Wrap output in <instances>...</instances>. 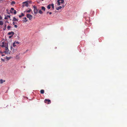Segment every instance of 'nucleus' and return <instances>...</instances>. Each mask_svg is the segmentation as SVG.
I'll use <instances>...</instances> for the list:
<instances>
[{
    "label": "nucleus",
    "mask_w": 127,
    "mask_h": 127,
    "mask_svg": "<svg viewBox=\"0 0 127 127\" xmlns=\"http://www.w3.org/2000/svg\"><path fill=\"white\" fill-rule=\"evenodd\" d=\"M9 50L8 48V46L7 45L5 47V51L4 52L6 54H9Z\"/></svg>",
    "instance_id": "1"
},
{
    "label": "nucleus",
    "mask_w": 127,
    "mask_h": 127,
    "mask_svg": "<svg viewBox=\"0 0 127 127\" xmlns=\"http://www.w3.org/2000/svg\"><path fill=\"white\" fill-rule=\"evenodd\" d=\"M33 7L34 8V13L35 14H37L38 12V10L37 9L36 6H35V5H34L33 6Z\"/></svg>",
    "instance_id": "2"
},
{
    "label": "nucleus",
    "mask_w": 127,
    "mask_h": 127,
    "mask_svg": "<svg viewBox=\"0 0 127 127\" xmlns=\"http://www.w3.org/2000/svg\"><path fill=\"white\" fill-rule=\"evenodd\" d=\"M27 17L30 20H31L32 18V16L31 15L29 14H28L27 15Z\"/></svg>",
    "instance_id": "3"
},
{
    "label": "nucleus",
    "mask_w": 127,
    "mask_h": 127,
    "mask_svg": "<svg viewBox=\"0 0 127 127\" xmlns=\"http://www.w3.org/2000/svg\"><path fill=\"white\" fill-rule=\"evenodd\" d=\"M44 102L45 103L47 104L50 103L51 101L50 100L48 99H45L44 100Z\"/></svg>",
    "instance_id": "4"
},
{
    "label": "nucleus",
    "mask_w": 127,
    "mask_h": 127,
    "mask_svg": "<svg viewBox=\"0 0 127 127\" xmlns=\"http://www.w3.org/2000/svg\"><path fill=\"white\" fill-rule=\"evenodd\" d=\"M23 4H24V5H23V7H24V6H26L27 7L28 6V4L27 2H23Z\"/></svg>",
    "instance_id": "5"
},
{
    "label": "nucleus",
    "mask_w": 127,
    "mask_h": 127,
    "mask_svg": "<svg viewBox=\"0 0 127 127\" xmlns=\"http://www.w3.org/2000/svg\"><path fill=\"white\" fill-rule=\"evenodd\" d=\"M14 33L13 32H9L7 34L8 35H13L14 34Z\"/></svg>",
    "instance_id": "6"
},
{
    "label": "nucleus",
    "mask_w": 127,
    "mask_h": 127,
    "mask_svg": "<svg viewBox=\"0 0 127 127\" xmlns=\"http://www.w3.org/2000/svg\"><path fill=\"white\" fill-rule=\"evenodd\" d=\"M18 20L15 17H14L13 18V19L12 20V21H16L17 22L18 21Z\"/></svg>",
    "instance_id": "7"
},
{
    "label": "nucleus",
    "mask_w": 127,
    "mask_h": 127,
    "mask_svg": "<svg viewBox=\"0 0 127 127\" xmlns=\"http://www.w3.org/2000/svg\"><path fill=\"white\" fill-rule=\"evenodd\" d=\"M14 10V8L12 7L11 8L10 10V12L11 13H13V11Z\"/></svg>",
    "instance_id": "8"
},
{
    "label": "nucleus",
    "mask_w": 127,
    "mask_h": 127,
    "mask_svg": "<svg viewBox=\"0 0 127 127\" xmlns=\"http://www.w3.org/2000/svg\"><path fill=\"white\" fill-rule=\"evenodd\" d=\"M2 45L1 46V47H5H5L7 46L6 45L5 46V44L4 43V42H2Z\"/></svg>",
    "instance_id": "9"
},
{
    "label": "nucleus",
    "mask_w": 127,
    "mask_h": 127,
    "mask_svg": "<svg viewBox=\"0 0 127 127\" xmlns=\"http://www.w3.org/2000/svg\"><path fill=\"white\" fill-rule=\"evenodd\" d=\"M62 8V7L61 6H59V7H57L56 9L57 10H59V9H61Z\"/></svg>",
    "instance_id": "10"
},
{
    "label": "nucleus",
    "mask_w": 127,
    "mask_h": 127,
    "mask_svg": "<svg viewBox=\"0 0 127 127\" xmlns=\"http://www.w3.org/2000/svg\"><path fill=\"white\" fill-rule=\"evenodd\" d=\"M12 58V57H6V59H7V60H9L11 59Z\"/></svg>",
    "instance_id": "11"
},
{
    "label": "nucleus",
    "mask_w": 127,
    "mask_h": 127,
    "mask_svg": "<svg viewBox=\"0 0 127 127\" xmlns=\"http://www.w3.org/2000/svg\"><path fill=\"white\" fill-rule=\"evenodd\" d=\"M5 80H4L3 81L2 79H1L0 80V84H2L3 82H5Z\"/></svg>",
    "instance_id": "12"
},
{
    "label": "nucleus",
    "mask_w": 127,
    "mask_h": 127,
    "mask_svg": "<svg viewBox=\"0 0 127 127\" xmlns=\"http://www.w3.org/2000/svg\"><path fill=\"white\" fill-rule=\"evenodd\" d=\"M24 14H23V13H21V15H19V18H21L22 17L24 16Z\"/></svg>",
    "instance_id": "13"
},
{
    "label": "nucleus",
    "mask_w": 127,
    "mask_h": 127,
    "mask_svg": "<svg viewBox=\"0 0 127 127\" xmlns=\"http://www.w3.org/2000/svg\"><path fill=\"white\" fill-rule=\"evenodd\" d=\"M40 92L41 94H43L44 93V90H40Z\"/></svg>",
    "instance_id": "14"
},
{
    "label": "nucleus",
    "mask_w": 127,
    "mask_h": 127,
    "mask_svg": "<svg viewBox=\"0 0 127 127\" xmlns=\"http://www.w3.org/2000/svg\"><path fill=\"white\" fill-rule=\"evenodd\" d=\"M58 2V5H60V0H58L57 1Z\"/></svg>",
    "instance_id": "15"
},
{
    "label": "nucleus",
    "mask_w": 127,
    "mask_h": 127,
    "mask_svg": "<svg viewBox=\"0 0 127 127\" xmlns=\"http://www.w3.org/2000/svg\"><path fill=\"white\" fill-rule=\"evenodd\" d=\"M6 24H5L4 25V27L3 28V30H5L6 29Z\"/></svg>",
    "instance_id": "16"
},
{
    "label": "nucleus",
    "mask_w": 127,
    "mask_h": 127,
    "mask_svg": "<svg viewBox=\"0 0 127 127\" xmlns=\"http://www.w3.org/2000/svg\"><path fill=\"white\" fill-rule=\"evenodd\" d=\"M3 24V22L2 21H0V25H2Z\"/></svg>",
    "instance_id": "17"
},
{
    "label": "nucleus",
    "mask_w": 127,
    "mask_h": 127,
    "mask_svg": "<svg viewBox=\"0 0 127 127\" xmlns=\"http://www.w3.org/2000/svg\"><path fill=\"white\" fill-rule=\"evenodd\" d=\"M32 10L30 9L29 10H27V12L28 13H30Z\"/></svg>",
    "instance_id": "18"
},
{
    "label": "nucleus",
    "mask_w": 127,
    "mask_h": 127,
    "mask_svg": "<svg viewBox=\"0 0 127 127\" xmlns=\"http://www.w3.org/2000/svg\"><path fill=\"white\" fill-rule=\"evenodd\" d=\"M41 9L42 10H43L44 11H45V8L44 6H42L41 7Z\"/></svg>",
    "instance_id": "19"
},
{
    "label": "nucleus",
    "mask_w": 127,
    "mask_h": 127,
    "mask_svg": "<svg viewBox=\"0 0 127 127\" xmlns=\"http://www.w3.org/2000/svg\"><path fill=\"white\" fill-rule=\"evenodd\" d=\"M51 5L50 4H49L47 6V8L48 9H50V6Z\"/></svg>",
    "instance_id": "20"
},
{
    "label": "nucleus",
    "mask_w": 127,
    "mask_h": 127,
    "mask_svg": "<svg viewBox=\"0 0 127 127\" xmlns=\"http://www.w3.org/2000/svg\"><path fill=\"white\" fill-rule=\"evenodd\" d=\"M11 28V26H7V29H8V30H9L10 28Z\"/></svg>",
    "instance_id": "21"
},
{
    "label": "nucleus",
    "mask_w": 127,
    "mask_h": 127,
    "mask_svg": "<svg viewBox=\"0 0 127 127\" xmlns=\"http://www.w3.org/2000/svg\"><path fill=\"white\" fill-rule=\"evenodd\" d=\"M60 1H61L60 2L61 3H63L64 2V0H60Z\"/></svg>",
    "instance_id": "22"
},
{
    "label": "nucleus",
    "mask_w": 127,
    "mask_h": 127,
    "mask_svg": "<svg viewBox=\"0 0 127 127\" xmlns=\"http://www.w3.org/2000/svg\"><path fill=\"white\" fill-rule=\"evenodd\" d=\"M38 12L40 14H42L43 13L42 12L41 10H40Z\"/></svg>",
    "instance_id": "23"
},
{
    "label": "nucleus",
    "mask_w": 127,
    "mask_h": 127,
    "mask_svg": "<svg viewBox=\"0 0 127 127\" xmlns=\"http://www.w3.org/2000/svg\"><path fill=\"white\" fill-rule=\"evenodd\" d=\"M15 4V2L14 1H12L11 3V5L14 4Z\"/></svg>",
    "instance_id": "24"
},
{
    "label": "nucleus",
    "mask_w": 127,
    "mask_h": 127,
    "mask_svg": "<svg viewBox=\"0 0 127 127\" xmlns=\"http://www.w3.org/2000/svg\"><path fill=\"white\" fill-rule=\"evenodd\" d=\"M13 13L14 14H16L17 13L16 11L15 10H14Z\"/></svg>",
    "instance_id": "25"
},
{
    "label": "nucleus",
    "mask_w": 127,
    "mask_h": 127,
    "mask_svg": "<svg viewBox=\"0 0 127 127\" xmlns=\"http://www.w3.org/2000/svg\"><path fill=\"white\" fill-rule=\"evenodd\" d=\"M24 19L26 20V21L24 20V21L25 22H27L28 21L27 20H26L27 19V18H26V17H24Z\"/></svg>",
    "instance_id": "26"
},
{
    "label": "nucleus",
    "mask_w": 127,
    "mask_h": 127,
    "mask_svg": "<svg viewBox=\"0 0 127 127\" xmlns=\"http://www.w3.org/2000/svg\"><path fill=\"white\" fill-rule=\"evenodd\" d=\"M15 44H16V43H15V42H14L13 43V45L14 47H15L16 46V45Z\"/></svg>",
    "instance_id": "27"
},
{
    "label": "nucleus",
    "mask_w": 127,
    "mask_h": 127,
    "mask_svg": "<svg viewBox=\"0 0 127 127\" xmlns=\"http://www.w3.org/2000/svg\"><path fill=\"white\" fill-rule=\"evenodd\" d=\"M52 7V8L53 9L54 8V5L53 4H52L51 5Z\"/></svg>",
    "instance_id": "28"
},
{
    "label": "nucleus",
    "mask_w": 127,
    "mask_h": 127,
    "mask_svg": "<svg viewBox=\"0 0 127 127\" xmlns=\"http://www.w3.org/2000/svg\"><path fill=\"white\" fill-rule=\"evenodd\" d=\"M15 43H16V44H19L20 43V42H18V41H15Z\"/></svg>",
    "instance_id": "29"
},
{
    "label": "nucleus",
    "mask_w": 127,
    "mask_h": 127,
    "mask_svg": "<svg viewBox=\"0 0 127 127\" xmlns=\"http://www.w3.org/2000/svg\"><path fill=\"white\" fill-rule=\"evenodd\" d=\"M15 21H13L12 24L13 25H14L15 24H17L15 22H14Z\"/></svg>",
    "instance_id": "30"
},
{
    "label": "nucleus",
    "mask_w": 127,
    "mask_h": 127,
    "mask_svg": "<svg viewBox=\"0 0 127 127\" xmlns=\"http://www.w3.org/2000/svg\"><path fill=\"white\" fill-rule=\"evenodd\" d=\"M13 35H11V36H9V38H11L13 36Z\"/></svg>",
    "instance_id": "31"
},
{
    "label": "nucleus",
    "mask_w": 127,
    "mask_h": 127,
    "mask_svg": "<svg viewBox=\"0 0 127 127\" xmlns=\"http://www.w3.org/2000/svg\"><path fill=\"white\" fill-rule=\"evenodd\" d=\"M14 25V27H15V28H17V27L18 26H17V25Z\"/></svg>",
    "instance_id": "32"
},
{
    "label": "nucleus",
    "mask_w": 127,
    "mask_h": 127,
    "mask_svg": "<svg viewBox=\"0 0 127 127\" xmlns=\"http://www.w3.org/2000/svg\"><path fill=\"white\" fill-rule=\"evenodd\" d=\"M7 17L9 18H10V15H7Z\"/></svg>",
    "instance_id": "33"
},
{
    "label": "nucleus",
    "mask_w": 127,
    "mask_h": 127,
    "mask_svg": "<svg viewBox=\"0 0 127 127\" xmlns=\"http://www.w3.org/2000/svg\"><path fill=\"white\" fill-rule=\"evenodd\" d=\"M2 17L1 16H0V20L2 19Z\"/></svg>",
    "instance_id": "34"
},
{
    "label": "nucleus",
    "mask_w": 127,
    "mask_h": 127,
    "mask_svg": "<svg viewBox=\"0 0 127 127\" xmlns=\"http://www.w3.org/2000/svg\"><path fill=\"white\" fill-rule=\"evenodd\" d=\"M8 19L7 18V17H5L4 18V19Z\"/></svg>",
    "instance_id": "35"
},
{
    "label": "nucleus",
    "mask_w": 127,
    "mask_h": 127,
    "mask_svg": "<svg viewBox=\"0 0 127 127\" xmlns=\"http://www.w3.org/2000/svg\"><path fill=\"white\" fill-rule=\"evenodd\" d=\"M1 60L2 61H4V60L2 59H1Z\"/></svg>",
    "instance_id": "36"
},
{
    "label": "nucleus",
    "mask_w": 127,
    "mask_h": 127,
    "mask_svg": "<svg viewBox=\"0 0 127 127\" xmlns=\"http://www.w3.org/2000/svg\"><path fill=\"white\" fill-rule=\"evenodd\" d=\"M49 13L50 14H52L51 12H49Z\"/></svg>",
    "instance_id": "37"
},
{
    "label": "nucleus",
    "mask_w": 127,
    "mask_h": 127,
    "mask_svg": "<svg viewBox=\"0 0 127 127\" xmlns=\"http://www.w3.org/2000/svg\"><path fill=\"white\" fill-rule=\"evenodd\" d=\"M49 13V11H48V12H47V13L48 14V13Z\"/></svg>",
    "instance_id": "38"
},
{
    "label": "nucleus",
    "mask_w": 127,
    "mask_h": 127,
    "mask_svg": "<svg viewBox=\"0 0 127 127\" xmlns=\"http://www.w3.org/2000/svg\"><path fill=\"white\" fill-rule=\"evenodd\" d=\"M4 55H2V56H4Z\"/></svg>",
    "instance_id": "39"
},
{
    "label": "nucleus",
    "mask_w": 127,
    "mask_h": 127,
    "mask_svg": "<svg viewBox=\"0 0 127 127\" xmlns=\"http://www.w3.org/2000/svg\"><path fill=\"white\" fill-rule=\"evenodd\" d=\"M8 14H10V13H8Z\"/></svg>",
    "instance_id": "40"
},
{
    "label": "nucleus",
    "mask_w": 127,
    "mask_h": 127,
    "mask_svg": "<svg viewBox=\"0 0 127 127\" xmlns=\"http://www.w3.org/2000/svg\"><path fill=\"white\" fill-rule=\"evenodd\" d=\"M42 1H43L44 0H41Z\"/></svg>",
    "instance_id": "41"
}]
</instances>
